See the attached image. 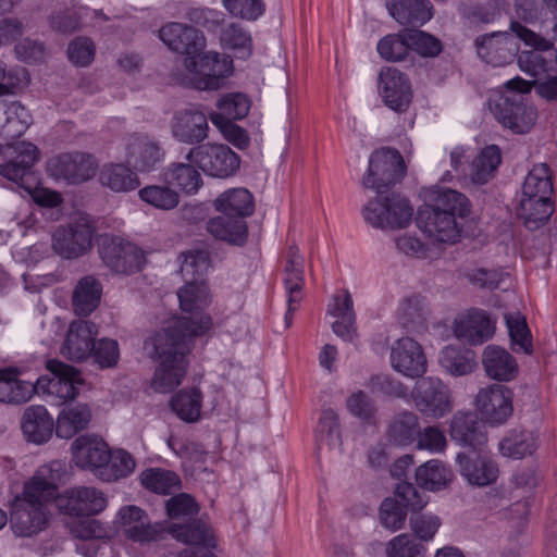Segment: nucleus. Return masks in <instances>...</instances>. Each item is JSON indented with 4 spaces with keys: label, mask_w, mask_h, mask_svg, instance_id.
Returning <instances> with one entry per match:
<instances>
[{
    "label": "nucleus",
    "mask_w": 557,
    "mask_h": 557,
    "mask_svg": "<svg viewBox=\"0 0 557 557\" xmlns=\"http://www.w3.org/2000/svg\"><path fill=\"white\" fill-rule=\"evenodd\" d=\"M366 386L373 393L388 397L406 398L409 395L408 387L391 374H374L368 380Z\"/></svg>",
    "instance_id": "obj_63"
},
{
    "label": "nucleus",
    "mask_w": 557,
    "mask_h": 557,
    "mask_svg": "<svg viewBox=\"0 0 557 557\" xmlns=\"http://www.w3.org/2000/svg\"><path fill=\"white\" fill-rule=\"evenodd\" d=\"M410 395L418 410L426 417L440 419L453 410L450 389L437 377L419 379Z\"/></svg>",
    "instance_id": "obj_11"
},
{
    "label": "nucleus",
    "mask_w": 557,
    "mask_h": 557,
    "mask_svg": "<svg viewBox=\"0 0 557 557\" xmlns=\"http://www.w3.org/2000/svg\"><path fill=\"white\" fill-rule=\"evenodd\" d=\"M140 482L147 490L158 494H170L180 486V478L173 471L161 468L143 471Z\"/></svg>",
    "instance_id": "obj_55"
},
{
    "label": "nucleus",
    "mask_w": 557,
    "mask_h": 557,
    "mask_svg": "<svg viewBox=\"0 0 557 557\" xmlns=\"http://www.w3.org/2000/svg\"><path fill=\"white\" fill-rule=\"evenodd\" d=\"M212 319L202 317L197 327L190 329V321L182 320L173 330H161L145 342V349L151 358L158 357L152 388L159 393H169L181 385L187 372L186 356L193 348V339L207 333Z\"/></svg>",
    "instance_id": "obj_1"
},
{
    "label": "nucleus",
    "mask_w": 557,
    "mask_h": 557,
    "mask_svg": "<svg viewBox=\"0 0 557 557\" xmlns=\"http://www.w3.org/2000/svg\"><path fill=\"white\" fill-rule=\"evenodd\" d=\"M454 332L457 338L470 344L481 345L495 333V321L482 309H471L455 321Z\"/></svg>",
    "instance_id": "obj_23"
},
{
    "label": "nucleus",
    "mask_w": 557,
    "mask_h": 557,
    "mask_svg": "<svg viewBox=\"0 0 557 557\" xmlns=\"http://www.w3.org/2000/svg\"><path fill=\"white\" fill-rule=\"evenodd\" d=\"M450 436L459 445L474 450H481L487 442L485 425L472 411H458L454 414L450 422Z\"/></svg>",
    "instance_id": "obj_27"
},
{
    "label": "nucleus",
    "mask_w": 557,
    "mask_h": 557,
    "mask_svg": "<svg viewBox=\"0 0 557 557\" xmlns=\"http://www.w3.org/2000/svg\"><path fill=\"white\" fill-rule=\"evenodd\" d=\"M159 38L172 51L186 55L184 66L187 71L197 70V58L206 47V38L200 30L171 22L160 28Z\"/></svg>",
    "instance_id": "obj_10"
},
{
    "label": "nucleus",
    "mask_w": 557,
    "mask_h": 557,
    "mask_svg": "<svg viewBox=\"0 0 557 557\" xmlns=\"http://www.w3.org/2000/svg\"><path fill=\"white\" fill-rule=\"evenodd\" d=\"M511 391L500 384L481 388L475 406L484 419L492 424L505 422L512 413Z\"/></svg>",
    "instance_id": "obj_21"
},
{
    "label": "nucleus",
    "mask_w": 557,
    "mask_h": 557,
    "mask_svg": "<svg viewBox=\"0 0 557 557\" xmlns=\"http://www.w3.org/2000/svg\"><path fill=\"white\" fill-rule=\"evenodd\" d=\"M139 197L148 205L160 210H172L178 202V194L170 185H150L139 190Z\"/></svg>",
    "instance_id": "obj_57"
},
{
    "label": "nucleus",
    "mask_w": 557,
    "mask_h": 557,
    "mask_svg": "<svg viewBox=\"0 0 557 557\" xmlns=\"http://www.w3.org/2000/svg\"><path fill=\"white\" fill-rule=\"evenodd\" d=\"M440 363L444 370L454 376H462L474 371L476 362L473 354L454 346L445 347L440 354Z\"/></svg>",
    "instance_id": "obj_50"
},
{
    "label": "nucleus",
    "mask_w": 557,
    "mask_h": 557,
    "mask_svg": "<svg viewBox=\"0 0 557 557\" xmlns=\"http://www.w3.org/2000/svg\"><path fill=\"white\" fill-rule=\"evenodd\" d=\"M408 41V34H389L379 41L376 50L380 57L386 61H400L406 58L410 49Z\"/></svg>",
    "instance_id": "obj_62"
},
{
    "label": "nucleus",
    "mask_w": 557,
    "mask_h": 557,
    "mask_svg": "<svg viewBox=\"0 0 557 557\" xmlns=\"http://www.w3.org/2000/svg\"><path fill=\"white\" fill-rule=\"evenodd\" d=\"M215 209L225 214L245 220L255 209L253 198L246 188H233L222 193L214 200Z\"/></svg>",
    "instance_id": "obj_39"
},
{
    "label": "nucleus",
    "mask_w": 557,
    "mask_h": 557,
    "mask_svg": "<svg viewBox=\"0 0 557 557\" xmlns=\"http://www.w3.org/2000/svg\"><path fill=\"white\" fill-rule=\"evenodd\" d=\"M500 162V149L495 145L485 147L470 164L471 182L480 185L487 183L495 175Z\"/></svg>",
    "instance_id": "obj_43"
},
{
    "label": "nucleus",
    "mask_w": 557,
    "mask_h": 557,
    "mask_svg": "<svg viewBox=\"0 0 557 557\" xmlns=\"http://www.w3.org/2000/svg\"><path fill=\"white\" fill-rule=\"evenodd\" d=\"M177 297L180 301V308L182 311L190 313V317H183L177 319L174 324L169 326L166 330L175 329L178 322L182 320L190 321V329H195L197 327V322L202 317H208L211 319L209 314L203 313V310L211 302L209 287L205 281L186 282V284L178 289Z\"/></svg>",
    "instance_id": "obj_25"
},
{
    "label": "nucleus",
    "mask_w": 557,
    "mask_h": 557,
    "mask_svg": "<svg viewBox=\"0 0 557 557\" xmlns=\"http://www.w3.org/2000/svg\"><path fill=\"white\" fill-rule=\"evenodd\" d=\"M127 164L108 163L104 164L99 173V182L102 186L110 188L115 193H126L138 187L137 175Z\"/></svg>",
    "instance_id": "obj_40"
},
{
    "label": "nucleus",
    "mask_w": 557,
    "mask_h": 557,
    "mask_svg": "<svg viewBox=\"0 0 557 557\" xmlns=\"http://www.w3.org/2000/svg\"><path fill=\"white\" fill-rule=\"evenodd\" d=\"M530 89V84L524 79H510L492 107L496 120L517 134L528 133L537 119L536 109L528 102Z\"/></svg>",
    "instance_id": "obj_4"
},
{
    "label": "nucleus",
    "mask_w": 557,
    "mask_h": 557,
    "mask_svg": "<svg viewBox=\"0 0 557 557\" xmlns=\"http://www.w3.org/2000/svg\"><path fill=\"white\" fill-rule=\"evenodd\" d=\"M50 502L29 496L26 490L11 506L10 527L16 536L30 537L46 529L50 518Z\"/></svg>",
    "instance_id": "obj_6"
},
{
    "label": "nucleus",
    "mask_w": 557,
    "mask_h": 557,
    "mask_svg": "<svg viewBox=\"0 0 557 557\" xmlns=\"http://www.w3.org/2000/svg\"><path fill=\"white\" fill-rule=\"evenodd\" d=\"M201 392L198 388L182 389L171 400V407L180 419L195 422L200 417Z\"/></svg>",
    "instance_id": "obj_52"
},
{
    "label": "nucleus",
    "mask_w": 557,
    "mask_h": 557,
    "mask_svg": "<svg viewBox=\"0 0 557 557\" xmlns=\"http://www.w3.org/2000/svg\"><path fill=\"white\" fill-rule=\"evenodd\" d=\"M117 515L125 535L135 542L157 541L162 533V527L150 523L145 511L137 506L122 507Z\"/></svg>",
    "instance_id": "obj_29"
},
{
    "label": "nucleus",
    "mask_w": 557,
    "mask_h": 557,
    "mask_svg": "<svg viewBox=\"0 0 557 557\" xmlns=\"http://www.w3.org/2000/svg\"><path fill=\"white\" fill-rule=\"evenodd\" d=\"M98 249L102 262L117 274L138 272L146 261L141 249L117 236H101Z\"/></svg>",
    "instance_id": "obj_9"
},
{
    "label": "nucleus",
    "mask_w": 557,
    "mask_h": 557,
    "mask_svg": "<svg viewBox=\"0 0 557 557\" xmlns=\"http://www.w3.org/2000/svg\"><path fill=\"white\" fill-rule=\"evenodd\" d=\"M66 474L65 465L60 460H53L38 468L34 476L24 485L26 494L36 495L51 502L57 494L58 484Z\"/></svg>",
    "instance_id": "obj_30"
},
{
    "label": "nucleus",
    "mask_w": 557,
    "mask_h": 557,
    "mask_svg": "<svg viewBox=\"0 0 557 557\" xmlns=\"http://www.w3.org/2000/svg\"><path fill=\"white\" fill-rule=\"evenodd\" d=\"M404 175L405 165L400 153L395 149L382 148L371 153L368 170L362 177V185L376 190L380 195L384 194Z\"/></svg>",
    "instance_id": "obj_8"
},
{
    "label": "nucleus",
    "mask_w": 557,
    "mask_h": 557,
    "mask_svg": "<svg viewBox=\"0 0 557 557\" xmlns=\"http://www.w3.org/2000/svg\"><path fill=\"white\" fill-rule=\"evenodd\" d=\"M21 426L28 442L40 445L52 436L54 423L44 406H30L23 413Z\"/></svg>",
    "instance_id": "obj_32"
},
{
    "label": "nucleus",
    "mask_w": 557,
    "mask_h": 557,
    "mask_svg": "<svg viewBox=\"0 0 557 557\" xmlns=\"http://www.w3.org/2000/svg\"><path fill=\"white\" fill-rule=\"evenodd\" d=\"M101 284L94 276L81 278L73 293V307L78 315L90 314L100 302Z\"/></svg>",
    "instance_id": "obj_42"
},
{
    "label": "nucleus",
    "mask_w": 557,
    "mask_h": 557,
    "mask_svg": "<svg viewBox=\"0 0 557 557\" xmlns=\"http://www.w3.org/2000/svg\"><path fill=\"white\" fill-rule=\"evenodd\" d=\"M220 41L225 49L232 50L237 58L247 59L252 52L250 34L237 23H230L222 27Z\"/></svg>",
    "instance_id": "obj_51"
},
{
    "label": "nucleus",
    "mask_w": 557,
    "mask_h": 557,
    "mask_svg": "<svg viewBox=\"0 0 557 557\" xmlns=\"http://www.w3.org/2000/svg\"><path fill=\"white\" fill-rule=\"evenodd\" d=\"M425 197V206L418 211V227L438 243H456L461 233L459 220L470 213L469 199L455 189L438 185L429 188Z\"/></svg>",
    "instance_id": "obj_2"
},
{
    "label": "nucleus",
    "mask_w": 557,
    "mask_h": 557,
    "mask_svg": "<svg viewBox=\"0 0 557 557\" xmlns=\"http://www.w3.org/2000/svg\"><path fill=\"white\" fill-rule=\"evenodd\" d=\"M385 552L387 557H424L426 547L413 536L404 533L392 539Z\"/></svg>",
    "instance_id": "obj_59"
},
{
    "label": "nucleus",
    "mask_w": 557,
    "mask_h": 557,
    "mask_svg": "<svg viewBox=\"0 0 557 557\" xmlns=\"http://www.w3.org/2000/svg\"><path fill=\"white\" fill-rule=\"evenodd\" d=\"M510 29L525 45L532 47L518 55V64L522 72L533 77L548 73L556 64L557 51L553 44L517 21L511 22Z\"/></svg>",
    "instance_id": "obj_5"
},
{
    "label": "nucleus",
    "mask_w": 557,
    "mask_h": 557,
    "mask_svg": "<svg viewBox=\"0 0 557 557\" xmlns=\"http://www.w3.org/2000/svg\"><path fill=\"white\" fill-rule=\"evenodd\" d=\"M36 386L17 379L13 369L0 370V403L23 404L30 399Z\"/></svg>",
    "instance_id": "obj_41"
},
{
    "label": "nucleus",
    "mask_w": 557,
    "mask_h": 557,
    "mask_svg": "<svg viewBox=\"0 0 557 557\" xmlns=\"http://www.w3.org/2000/svg\"><path fill=\"white\" fill-rule=\"evenodd\" d=\"M484 370L493 380L510 381L518 374L517 360L503 347L488 345L482 355Z\"/></svg>",
    "instance_id": "obj_33"
},
{
    "label": "nucleus",
    "mask_w": 557,
    "mask_h": 557,
    "mask_svg": "<svg viewBox=\"0 0 557 557\" xmlns=\"http://www.w3.org/2000/svg\"><path fill=\"white\" fill-rule=\"evenodd\" d=\"M73 459L77 467L90 470L98 479L109 461L108 444L98 437L78 436L72 444Z\"/></svg>",
    "instance_id": "obj_26"
},
{
    "label": "nucleus",
    "mask_w": 557,
    "mask_h": 557,
    "mask_svg": "<svg viewBox=\"0 0 557 557\" xmlns=\"http://www.w3.org/2000/svg\"><path fill=\"white\" fill-rule=\"evenodd\" d=\"M385 7L401 25L423 24L433 16V7L429 0H386Z\"/></svg>",
    "instance_id": "obj_34"
},
{
    "label": "nucleus",
    "mask_w": 557,
    "mask_h": 557,
    "mask_svg": "<svg viewBox=\"0 0 557 557\" xmlns=\"http://www.w3.org/2000/svg\"><path fill=\"white\" fill-rule=\"evenodd\" d=\"M416 479L423 488L435 491L447 484L449 472L438 460H430L416 470Z\"/></svg>",
    "instance_id": "obj_58"
},
{
    "label": "nucleus",
    "mask_w": 557,
    "mask_h": 557,
    "mask_svg": "<svg viewBox=\"0 0 557 557\" xmlns=\"http://www.w3.org/2000/svg\"><path fill=\"white\" fill-rule=\"evenodd\" d=\"M517 35L508 32L485 34L475 39L478 55L487 64L504 66L513 61L519 46Z\"/></svg>",
    "instance_id": "obj_18"
},
{
    "label": "nucleus",
    "mask_w": 557,
    "mask_h": 557,
    "mask_svg": "<svg viewBox=\"0 0 557 557\" xmlns=\"http://www.w3.org/2000/svg\"><path fill=\"white\" fill-rule=\"evenodd\" d=\"M317 440L320 444H325L330 448L341 445L338 417L333 409L322 411L317 426Z\"/></svg>",
    "instance_id": "obj_61"
},
{
    "label": "nucleus",
    "mask_w": 557,
    "mask_h": 557,
    "mask_svg": "<svg viewBox=\"0 0 557 557\" xmlns=\"http://www.w3.org/2000/svg\"><path fill=\"white\" fill-rule=\"evenodd\" d=\"M407 510L393 498H385L380 507V520L384 528L397 531L405 524Z\"/></svg>",
    "instance_id": "obj_64"
},
{
    "label": "nucleus",
    "mask_w": 557,
    "mask_h": 557,
    "mask_svg": "<svg viewBox=\"0 0 557 557\" xmlns=\"http://www.w3.org/2000/svg\"><path fill=\"white\" fill-rule=\"evenodd\" d=\"M94 228L83 220L60 226L52 236V248L62 258L76 259L91 247Z\"/></svg>",
    "instance_id": "obj_16"
},
{
    "label": "nucleus",
    "mask_w": 557,
    "mask_h": 557,
    "mask_svg": "<svg viewBox=\"0 0 557 557\" xmlns=\"http://www.w3.org/2000/svg\"><path fill=\"white\" fill-rule=\"evenodd\" d=\"M107 497L94 486H75L57 497L58 507L70 516L90 517L107 507Z\"/></svg>",
    "instance_id": "obj_14"
},
{
    "label": "nucleus",
    "mask_w": 557,
    "mask_h": 557,
    "mask_svg": "<svg viewBox=\"0 0 557 557\" xmlns=\"http://www.w3.org/2000/svg\"><path fill=\"white\" fill-rule=\"evenodd\" d=\"M173 537L188 547H215V539L211 527L202 520H194L186 524H173L170 529Z\"/></svg>",
    "instance_id": "obj_37"
},
{
    "label": "nucleus",
    "mask_w": 557,
    "mask_h": 557,
    "mask_svg": "<svg viewBox=\"0 0 557 557\" xmlns=\"http://www.w3.org/2000/svg\"><path fill=\"white\" fill-rule=\"evenodd\" d=\"M284 283L288 293V309L285 314L286 326L290 325L292 314L296 310L293 302L300 300V292L304 285L302 258L298 255L296 247H290L285 267Z\"/></svg>",
    "instance_id": "obj_36"
},
{
    "label": "nucleus",
    "mask_w": 557,
    "mask_h": 557,
    "mask_svg": "<svg viewBox=\"0 0 557 557\" xmlns=\"http://www.w3.org/2000/svg\"><path fill=\"white\" fill-rule=\"evenodd\" d=\"M364 220L376 228H404L409 225L413 208L398 194L377 195L362 210Z\"/></svg>",
    "instance_id": "obj_7"
},
{
    "label": "nucleus",
    "mask_w": 557,
    "mask_h": 557,
    "mask_svg": "<svg viewBox=\"0 0 557 557\" xmlns=\"http://www.w3.org/2000/svg\"><path fill=\"white\" fill-rule=\"evenodd\" d=\"M160 144L147 134L134 133L125 138V162L137 172H150L163 159Z\"/></svg>",
    "instance_id": "obj_17"
},
{
    "label": "nucleus",
    "mask_w": 557,
    "mask_h": 557,
    "mask_svg": "<svg viewBox=\"0 0 557 557\" xmlns=\"http://www.w3.org/2000/svg\"><path fill=\"white\" fill-rule=\"evenodd\" d=\"M187 72L198 75L196 85L200 90H218L233 72V61L227 55L209 51L197 58V70Z\"/></svg>",
    "instance_id": "obj_20"
},
{
    "label": "nucleus",
    "mask_w": 557,
    "mask_h": 557,
    "mask_svg": "<svg viewBox=\"0 0 557 557\" xmlns=\"http://www.w3.org/2000/svg\"><path fill=\"white\" fill-rule=\"evenodd\" d=\"M207 231L215 239L236 246H243L248 236V227L245 220L223 213L222 215L211 218L207 222Z\"/></svg>",
    "instance_id": "obj_35"
},
{
    "label": "nucleus",
    "mask_w": 557,
    "mask_h": 557,
    "mask_svg": "<svg viewBox=\"0 0 557 557\" xmlns=\"http://www.w3.org/2000/svg\"><path fill=\"white\" fill-rule=\"evenodd\" d=\"M510 338V347L516 354L531 355L533 352L532 335L524 315L520 312H508L504 315Z\"/></svg>",
    "instance_id": "obj_46"
},
{
    "label": "nucleus",
    "mask_w": 557,
    "mask_h": 557,
    "mask_svg": "<svg viewBox=\"0 0 557 557\" xmlns=\"http://www.w3.org/2000/svg\"><path fill=\"white\" fill-rule=\"evenodd\" d=\"M91 420V410L86 404L64 407L58 416L55 433L61 438H71L85 430Z\"/></svg>",
    "instance_id": "obj_38"
},
{
    "label": "nucleus",
    "mask_w": 557,
    "mask_h": 557,
    "mask_svg": "<svg viewBox=\"0 0 557 557\" xmlns=\"http://www.w3.org/2000/svg\"><path fill=\"white\" fill-rule=\"evenodd\" d=\"M98 330L90 321H73L67 330L61 354L74 361L85 360L91 355V348Z\"/></svg>",
    "instance_id": "obj_28"
},
{
    "label": "nucleus",
    "mask_w": 557,
    "mask_h": 557,
    "mask_svg": "<svg viewBox=\"0 0 557 557\" xmlns=\"http://www.w3.org/2000/svg\"><path fill=\"white\" fill-rule=\"evenodd\" d=\"M429 314L425 299L419 295L403 300L398 308V315L405 326L422 324Z\"/></svg>",
    "instance_id": "obj_60"
},
{
    "label": "nucleus",
    "mask_w": 557,
    "mask_h": 557,
    "mask_svg": "<svg viewBox=\"0 0 557 557\" xmlns=\"http://www.w3.org/2000/svg\"><path fill=\"white\" fill-rule=\"evenodd\" d=\"M536 447V437L529 431L511 432L499 442L502 455L516 459L532 455Z\"/></svg>",
    "instance_id": "obj_53"
},
{
    "label": "nucleus",
    "mask_w": 557,
    "mask_h": 557,
    "mask_svg": "<svg viewBox=\"0 0 557 557\" xmlns=\"http://www.w3.org/2000/svg\"><path fill=\"white\" fill-rule=\"evenodd\" d=\"M164 181L186 194H195L202 185L200 173L190 163H173L164 172Z\"/></svg>",
    "instance_id": "obj_48"
},
{
    "label": "nucleus",
    "mask_w": 557,
    "mask_h": 557,
    "mask_svg": "<svg viewBox=\"0 0 557 557\" xmlns=\"http://www.w3.org/2000/svg\"><path fill=\"white\" fill-rule=\"evenodd\" d=\"M553 190L549 166L546 163H539L525 176L521 198H550Z\"/></svg>",
    "instance_id": "obj_47"
},
{
    "label": "nucleus",
    "mask_w": 557,
    "mask_h": 557,
    "mask_svg": "<svg viewBox=\"0 0 557 557\" xmlns=\"http://www.w3.org/2000/svg\"><path fill=\"white\" fill-rule=\"evenodd\" d=\"M98 168V161L92 154L79 151L62 153L48 162V171L52 177L74 185L91 180Z\"/></svg>",
    "instance_id": "obj_12"
},
{
    "label": "nucleus",
    "mask_w": 557,
    "mask_h": 557,
    "mask_svg": "<svg viewBox=\"0 0 557 557\" xmlns=\"http://www.w3.org/2000/svg\"><path fill=\"white\" fill-rule=\"evenodd\" d=\"M461 475L471 485L486 486L494 483L498 476L497 465L481 450L460 453L456 458Z\"/></svg>",
    "instance_id": "obj_24"
},
{
    "label": "nucleus",
    "mask_w": 557,
    "mask_h": 557,
    "mask_svg": "<svg viewBox=\"0 0 557 557\" xmlns=\"http://www.w3.org/2000/svg\"><path fill=\"white\" fill-rule=\"evenodd\" d=\"M186 159L196 162L205 173L215 177H227L239 168L237 154L225 145H200L193 148Z\"/></svg>",
    "instance_id": "obj_13"
},
{
    "label": "nucleus",
    "mask_w": 557,
    "mask_h": 557,
    "mask_svg": "<svg viewBox=\"0 0 557 557\" xmlns=\"http://www.w3.org/2000/svg\"><path fill=\"white\" fill-rule=\"evenodd\" d=\"M389 359L396 372L410 379L421 377L426 371L422 347L410 337H403L394 344Z\"/></svg>",
    "instance_id": "obj_22"
},
{
    "label": "nucleus",
    "mask_w": 557,
    "mask_h": 557,
    "mask_svg": "<svg viewBox=\"0 0 557 557\" xmlns=\"http://www.w3.org/2000/svg\"><path fill=\"white\" fill-rule=\"evenodd\" d=\"M28 125V121L15 113L7 117L0 131V136L14 154L8 162L0 165V174L22 187H26V183L33 175V168L40 159L39 150L34 144L16 141L26 132Z\"/></svg>",
    "instance_id": "obj_3"
},
{
    "label": "nucleus",
    "mask_w": 557,
    "mask_h": 557,
    "mask_svg": "<svg viewBox=\"0 0 557 557\" xmlns=\"http://www.w3.org/2000/svg\"><path fill=\"white\" fill-rule=\"evenodd\" d=\"M135 460L129 453L124 449H116L109 453V461L106 462L100 472V480L113 482L128 476L135 469Z\"/></svg>",
    "instance_id": "obj_54"
},
{
    "label": "nucleus",
    "mask_w": 557,
    "mask_h": 557,
    "mask_svg": "<svg viewBox=\"0 0 557 557\" xmlns=\"http://www.w3.org/2000/svg\"><path fill=\"white\" fill-rule=\"evenodd\" d=\"M379 94L391 110L404 113L412 101V88L409 78L396 67H383L379 74Z\"/></svg>",
    "instance_id": "obj_15"
},
{
    "label": "nucleus",
    "mask_w": 557,
    "mask_h": 557,
    "mask_svg": "<svg viewBox=\"0 0 557 557\" xmlns=\"http://www.w3.org/2000/svg\"><path fill=\"white\" fill-rule=\"evenodd\" d=\"M47 369L52 377L39 379L37 386L45 388L49 395H54L61 400L74 399L79 386L84 383L81 373L72 366L65 364L59 360H49Z\"/></svg>",
    "instance_id": "obj_19"
},
{
    "label": "nucleus",
    "mask_w": 557,
    "mask_h": 557,
    "mask_svg": "<svg viewBox=\"0 0 557 557\" xmlns=\"http://www.w3.org/2000/svg\"><path fill=\"white\" fill-rule=\"evenodd\" d=\"M207 116L194 110H185L175 114L172 122V134L181 143L198 144L208 136Z\"/></svg>",
    "instance_id": "obj_31"
},
{
    "label": "nucleus",
    "mask_w": 557,
    "mask_h": 557,
    "mask_svg": "<svg viewBox=\"0 0 557 557\" xmlns=\"http://www.w3.org/2000/svg\"><path fill=\"white\" fill-rule=\"evenodd\" d=\"M216 106L219 112L211 113L210 120L213 124H222L244 119L249 112L250 100L244 94L233 92L222 97Z\"/></svg>",
    "instance_id": "obj_45"
},
{
    "label": "nucleus",
    "mask_w": 557,
    "mask_h": 557,
    "mask_svg": "<svg viewBox=\"0 0 557 557\" xmlns=\"http://www.w3.org/2000/svg\"><path fill=\"white\" fill-rule=\"evenodd\" d=\"M181 265V273L186 282L203 281L202 276L210 268V255L205 249L189 250L185 252Z\"/></svg>",
    "instance_id": "obj_56"
},
{
    "label": "nucleus",
    "mask_w": 557,
    "mask_h": 557,
    "mask_svg": "<svg viewBox=\"0 0 557 557\" xmlns=\"http://www.w3.org/2000/svg\"><path fill=\"white\" fill-rule=\"evenodd\" d=\"M419 430L417 414L411 411H403L392 419L387 437L395 445L407 446L418 438Z\"/></svg>",
    "instance_id": "obj_44"
},
{
    "label": "nucleus",
    "mask_w": 557,
    "mask_h": 557,
    "mask_svg": "<svg viewBox=\"0 0 557 557\" xmlns=\"http://www.w3.org/2000/svg\"><path fill=\"white\" fill-rule=\"evenodd\" d=\"M554 208L550 198H521L519 215L529 230H537L553 214Z\"/></svg>",
    "instance_id": "obj_49"
}]
</instances>
